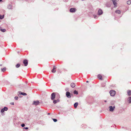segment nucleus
<instances>
[{
  "label": "nucleus",
  "mask_w": 131,
  "mask_h": 131,
  "mask_svg": "<svg viewBox=\"0 0 131 131\" xmlns=\"http://www.w3.org/2000/svg\"><path fill=\"white\" fill-rule=\"evenodd\" d=\"M10 104L12 105H14V102H12L10 103Z\"/></svg>",
  "instance_id": "7c9ffc66"
},
{
  "label": "nucleus",
  "mask_w": 131,
  "mask_h": 131,
  "mask_svg": "<svg viewBox=\"0 0 131 131\" xmlns=\"http://www.w3.org/2000/svg\"><path fill=\"white\" fill-rule=\"evenodd\" d=\"M131 3V1L129 0L127 1V3L128 4L130 5Z\"/></svg>",
  "instance_id": "b1692460"
},
{
  "label": "nucleus",
  "mask_w": 131,
  "mask_h": 131,
  "mask_svg": "<svg viewBox=\"0 0 131 131\" xmlns=\"http://www.w3.org/2000/svg\"><path fill=\"white\" fill-rule=\"evenodd\" d=\"M127 93L129 96L131 95V90H128L127 91Z\"/></svg>",
  "instance_id": "f3484780"
},
{
  "label": "nucleus",
  "mask_w": 131,
  "mask_h": 131,
  "mask_svg": "<svg viewBox=\"0 0 131 131\" xmlns=\"http://www.w3.org/2000/svg\"><path fill=\"white\" fill-rule=\"evenodd\" d=\"M4 18V16H2L1 15H0V19H2Z\"/></svg>",
  "instance_id": "cd10ccee"
},
{
  "label": "nucleus",
  "mask_w": 131,
  "mask_h": 131,
  "mask_svg": "<svg viewBox=\"0 0 131 131\" xmlns=\"http://www.w3.org/2000/svg\"><path fill=\"white\" fill-rule=\"evenodd\" d=\"M23 62L24 64V66H27L28 64V61L26 59L24 60Z\"/></svg>",
  "instance_id": "20e7f679"
},
{
  "label": "nucleus",
  "mask_w": 131,
  "mask_h": 131,
  "mask_svg": "<svg viewBox=\"0 0 131 131\" xmlns=\"http://www.w3.org/2000/svg\"><path fill=\"white\" fill-rule=\"evenodd\" d=\"M110 95L111 96H114L115 95V92L114 90H111L110 92Z\"/></svg>",
  "instance_id": "f03ea898"
},
{
  "label": "nucleus",
  "mask_w": 131,
  "mask_h": 131,
  "mask_svg": "<svg viewBox=\"0 0 131 131\" xmlns=\"http://www.w3.org/2000/svg\"><path fill=\"white\" fill-rule=\"evenodd\" d=\"M59 100L58 99L57 100H54L53 101V103L54 104H55L59 102Z\"/></svg>",
  "instance_id": "f8f14e48"
},
{
  "label": "nucleus",
  "mask_w": 131,
  "mask_h": 131,
  "mask_svg": "<svg viewBox=\"0 0 131 131\" xmlns=\"http://www.w3.org/2000/svg\"><path fill=\"white\" fill-rule=\"evenodd\" d=\"M74 94L77 95L78 94V92L76 90H75L74 91Z\"/></svg>",
  "instance_id": "aec40b11"
},
{
  "label": "nucleus",
  "mask_w": 131,
  "mask_h": 131,
  "mask_svg": "<svg viewBox=\"0 0 131 131\" xmlns=\"http://www.w3.org/2000/svg\"><path fill=\"white\" fill-rule=\"evenodd\" d=\"M97 78L100 80H103V79L102 76L100 74H99L97 75Z\"/></svg>",
  "instance_id": "1a4fd4ad"
},
{
  "label": "nucleus",
  "mask_w": 131,
  "mask_h": 131,
  "mask_svg": "<svg viewBox=\"0 0 131 131\" xmlns=\"http://www.w3.org/2000/svg\"><path fill=\"white\" fill-rule=\"evenodd\" d=\"M113 3L114 5L115 6L116 5V2L115 1H113Z\"/></svg>",
  "instance_id": "5701e85b"
},
{
  "label": "nucleus",
  "mask_w": 131,
  "mask_h": 131,
  "mask_svg": "<svg viewBox=\"0 0 131 131\" xmlns=\"http://www.w3.org/2000/svg\"><path fill=\"white\" fill-rule=\"evenodd\" d=\"M2 66V65H0V66Z\"/></svg>",
  "instance_id": "e433bc0d"
},
{
  "label": "nucleus",
  "mask_w": 131,
  "mask_h": 131,
  "mask_svg": "<svg viewBox=\"0 0 131 131\" xmlns=\"http://www.w3.org/2000/svg\"><path fill=\"white\" fill-rule=\"evenodd\" d=\"M115 13L118 14H120L121 13V11L119 10H117L115 11Z\"/></svg>",
  "instance_id": "4468645a"
},
{
  "label": "nucleus",
  "mask_w": 131,
  "mask_h": 131,
  "mask_svg": "<svg viewBox=\"0 0 131 131\" xmlns=\"http://www.w3.org/2000/svg\"><path fill=\"white\" fill-rule=\"evenodd\" d=\"M25 126V125L24 124H23L21 125V126L23 127H24Z\"/></svg>",
  "instance_id": "c85d7f7f"
},
{
  "label": "nucleus",
  "mask_w": 131,
  "mask_h": 131,
  "mask_svg": "<svg viewBox=\"0 0 131 131\" xmlns=\"http://www.w3.org/2000/svg\"><path fill=\"white\" fill-rule=\"evenodd\" d=\"M20 66V64L18 63L17 64L16 66V67L17 68H19Z\"/></svg>",
  "instance_id": "412c9836"
},
{
  "label": "nucleus",
  "mask_w": 131,
  "mask_h": 131,
  "mask_svg": "<svg viewBox=\"0 0 131 131\" xmlns=\"http://www.w3.org/2000/svg\"><path fill=\"white\" fill-rule=\"evenodd\" d=\"M40 103L38 101H34L32 104L36 106L39 105Z\"/></svg>",
  "instance_id": "7ed1b4c3"
},
{
  "label": "nucleus",
  "mask_w": 131,
  "mask_h": 131,
  "mask_svg": "<svg viewBox=\"0 0 131 131\" xmlns=\"http://www.w3.org/2000/svg\"><path fill=\"white\" fill-rule=\"evenodd\" d=\"M128 100L129 103H131V97H130L128 98Z\"/></svg>",
  "instance_id": "4be33fe9"
},
{
  "label": "nucleus",
  "mask_w": 131,
  "mask_h": 131,
  "mask_svg": "<svg viewBox=\"0 0 131 131\" xmlns=\"http://www.w3.org/2000/svg\"><path fill=\"white\" fill-rule=\"evenodd\" d=\"M86 82H87V83H88L89 82V81H86Z\"/></svg>",
  "instance_id": "72a5a7b5"
},
{
  "label": "nucleus",
  "mask_w": 131,
  "mask_h": 131,
  "mask_svg": "<svg viewBox=\"0 0 131 131\" xmlns=\"http://www.w3.org/2000/svg\"><path fill=\"white\" fill-rule=\"evenodd\" d=\"M94 18H95V17H96V15H94Z\"/></svg>",
  "instance_id": "2f4dec72"
},
{
  "label": "nucleus",
  "mask_w": 131,
  "mask_h": 131,
  "mask_svg": "<svg viewBox=\"0 0 131 131\" xmlns=\"http://www.w3.org/2000/svg\"><path fill=\"white\" fill-rule=\"evenodd\" d=\"M109 108L110 111L111 112H112L113 111L115 107L114 106L112 107V106H111L109 107Z\"/></svg>",
  "instance_id": "0eeeda50"
},
{
  "label": "nucleus",
  "mask_w": 131,
  "mask_h": 131,
  "mask_svg": "<svg viewBox=\"0 0 131 131\" xmlns=\"http://www.w3.org/2000/svg\"><path fill=\"white\" fill-rule=\"evenodd\" d=\"M56 96V93H52L51 96V99L52 100H54L55 99Z\"/></svg>",
  "instance_id": "f257e3e1"
},
{
  "label": "nucleus",
  "mask_w": 131,
  "mask_h": 131,
  "mask_svg": "<svg viewBox=\"0 0 131 131\" xmlns=\"http://www.w3.org/2000/svg\"><path fill=\"white\" fill-rule=\"evenodd\" d=\"M70 12L72 13L76 11V9L74 8H72L70 9Z\"/></svg>",
  "instance_id": "6e6552de"
},
{
  "label": "nucleus",
  "mask_w": 131,
  "mask_h": 131,
  "mask_svg": "<svg viewBox=\"0 0 131 131\" xmlns=\"http://www.w3.org/2000/svg\"><path fill=\"white\" fill-rule=\"evenodd\" d=\"M18 93L19 94L22 95H27L26 93L24 92H21L20 91Z\"/></svg>",
  "instance_id": "ddd939ff"
},
{
  "label": "nucleus",
  "mask_w": 131,
  "mask_h": 131,
  "mask_svg": "<svg viewBox=\"0 0 131 131\" xmlns=\"http://www.w3.org/2000/svg\"><path fill=\"white\" fill-rule=\"evenodd\" d=\"M52 119L55 122H56L57 121V120L56 119L52 118Z\"/></svg>",
  "instance_id": "a878e982"
},
{
  "label": "nucleus",
  "mask_w": 131,
  "mask_h": 131,
  "mask_svg": "<svg viewBox=\"0 0 131 131\" xmlns=\"http://www.w3.org/2000/svg\"><path fill=\"white\" fill-rule=\"evenodd\" d=\"M24 128L26 129H28V128L27 127H24Z\"/></svg>",
  "instance_id": "c756f323"
},
{
  "label": "nucleus",
  "mask_w": 131,
  "mask_h": 131,
  "mask_svg": "<svg viewBox=\"0 0 131 131\" xmlns=\"http://www.w3.org/2000/svg\"><path fill=\"white\" fill-rule=\"evenodd\" d=\"M18 97L17 96H16L15 97V99L16 100H17L18 99Z\"/></svg>",
  "instance_id": "bb28decb"
},
{
  "label": "nucleus",
  "mask_w": 131,
  "mask_h": 131,
  "mask_svg": "<svg viewBox=\"0 0 131 131\" xmlns=\"http://www.w3.org/2000/svg\"><path fill=\"white\" fill-rule=\"evenodd\" d=\"M58 96H59V98L60 96H59V95H58Z\"/></svg>",
  "instance_id": "f704fd0d"
},
{
  "label": "nucleus",
  "mask_w": 131,
  "mask_h": 131,
  "mask_svg": "<svg viewBox=\"0 0 131 131\" xmlns=\"http://www.w3.org/2000/svg\"><path fill=\"white\" fill-rule=\"evenodd\" d=\"M2 0H0V2L2 1Z\"/></svg>",
  "instance_id": "c9c22d12"
},
{
  "label": "nucleus",
  "mask_w": 131,
  "mask_h": 131,
  "mask_svg": "<svg viewBox=\"0 0 131 131\" xmlns=\"http://www.w3.org/2000/svg\"><path fill=\"white\" fill-rule=\"evenodd\" d=\"M103 13V12L102 10L101 9H100L98 11V15H100L102 14Z\"/></svg>",
  "instance_id": "9d476101"
},
{
  "label": "nucleus",
  "mask_w": 131,
  "mask_h": 131,
  "mask_svg": "<svg viewBox=\"0 0 131 131\" xmlns=\"http://www.w3.org/2000/svg\"><path fill=\"white\" fill-rule=\"evenodd\" d=\"M1 30L3 32H5L6 31V30L5 29H1Z\"/></svg>",
  "instance_id": "393cba45"
},
{
  "label": "nucleus",
  "mask_w": 131,
  "mask_h": 131,
  "mask_svg": "<svg viewBox=\"0 0 131 131\" xmlns=\"http://www.w3.org/2000/svg\"><path fill=\"white\" fill-rule=\"evenodd\" d=\"M6 70V68H4L3 69H1V71L2 72H4Z\"/></svg>",
  "instance_id": "6ab92c4d"
},
{
  "label": "nucleus",
  "mask_w": 131,
  "mask_h": 131,
  "mask_svg": "<svg viewBox=\"0 0 131 131\" xmlns=\"http://www.w3.org/2000/svg\"><path fill=\"white\" fill-rule=\"evenodd\" d=\"M78 103L77 102L75 103L74 104V106L75 108H77V106L78 105Z\"/></svg>",
  "instance_id": "a211bd4d"
},
{
  "label": "nucleus",
  "mask_w": 131,
  "mask_h": 131,
  "mask_svg": "<svg viewBox=\"0 0 131 131\" xmlns=\"http://www.w3.org/2000/svg\"><path fill=\"white\" fill-rule=\"evenodd\" d=\"M71 86L73 88H74L75 86V84L74 83H72L71 84Z\"/></svg>",
  "instance_id": "2eb2a0df"
},
{
  "label": "nucleus",
  "mask_w": 131,
  "mask_h": 131,
  "mask_svg": "<svg viewBox=\"0 0 131 131\" xmlns=\"http://www.w3.org/2000/svg\"><path fill=\"white\" fill-rule=\"evenodd\" d=\"M7 8L9 9H12V5H9L8 7Z\"/></svg>",
  "instance_id": "dca6fc26"
},
{
  "label": "nucleus",
  "mask_w": 131,
  "mask_h": 131,
  "mask_svg": "<svg viewBox=\"0 0 131 131\" xmlns=\"http://www.w3.org/2000/svg\"><path fill=\"white\" fill-rule=\"evenodd\" d=\"M48 115H49L50 114V113H48Z\"/></svg>",
  "instance_id": "473e14b6"
},
{
  "label": "nucleus",
  "mask_w": 131,
  "mask_h": 131,
  "mask_svg": "<svg viewBox=\"0 0 131 131\" xmlns=\"http://www.w3.org/2000/svg\"><path fill=\"white\" fill-rule=\"evenodd\" d=\"M66 95L67 97L68 98H70L71 97V94L69 92H67L66 93Z\"/></svg>",
  "instance_id": "423d86ee"
},
{
  "label": "nucleus",
  "mask_w": 131,
  "mask_h": 131,
  "mask_svg": "<svg viewBox=\"0 0 131 131\" xmlns=\"http://www.w3.org/2000/svg\"><path fill=\"white\" fill-rule=\"evenodd\" d=\"M56 67L55 66H54L53 69L52 70V73H55L56 72Z\"/></svg>",
  "instance_id": "9b49d317"
},
{
  "label": "nucleus",
  "mask_w": 131,
  "mask_h": 131,
  "mask_svg": "<svg viewBox=\"0 0 131 131\" xmlns=\"http://www.w3.org/2000/svg\"><path fill=\"white\" fill-rule=\"evenodd\" d=\"M8 110V108L7 107H5L4 108L1 110V113H3L5 111H7Z\"/></svg>",
  "instance_id": "39448f33"
}]
</instances>
